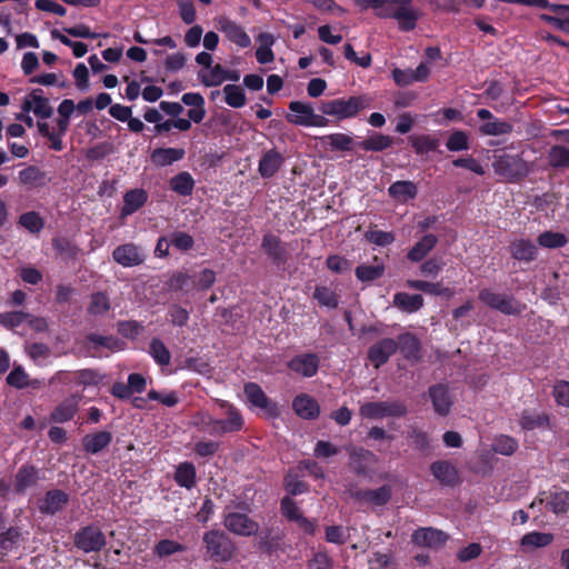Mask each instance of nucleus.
<instances>
[{
	"instance_id": "obj_40",
	"label": "nucleus",
	"mask_w": 569,
	"mask_h": 569,
	"mask_svg": "<svg viewBox=\"0 0 569 569\" xmlns=\"http://www.w3.org/2000/svg\"><path fill=\"white\" fill-rule=\"evenodd\" d=\"M24 350L30 359L39 367L46 366L52 353L49 346L41 342L28 343Z\"/></svg>"
},
{
	"instance_id": "obj_9",
	"label": "nucleus",
	"mask_w": 569,
	"mask_h": 569,
	"mask_svg": "<svg viewBox=\"0 0 569 569\" xmlns=\"http://www.w3.org/2000/svg\"><path fill=\"white\" fill-rule=\"evenodd\" d=\"M73 542L84 553L98 552L107 545L104 533L96 526H87L78 530L74 533Z\"/></svg>"
},
{
	"instance_id": "obj_43",
	"label": "nucleus",
	"mask_w": 569,
	"mask_h": 569,
	"mask_svg": "<svg viewBox=\"0 0 569 569\" xmlns=\"http://www.w3.org/2000/svg\"><path fill=\"white\" fill-rule=\"evenodd\" d=\"M261 46L256 51L257 61L261 64H267L273 61L274 54L271 50V46L274 42L272 34L270 33H260L258 37Z\"/></svg>"
},
{
	"instance_id": "obj_53",
	"label": "nucleus",
	"mask_w": 569,
	"mask_h": 569,
	"mask_svg": "<svg viewBox=\"0 0 569 569\" xmlns=\"http://www.w3.org/2000/svg\"><path fill=\"white\" fill-rule=\"evenodd\" d=\"M110 309V300L103 292H96L91 296L88 312L92 316H102Z\"/></svg>"
},
{
	"instance_id": "obj_25",
	"label": "nucleus",
	"mask_w": 569,
	"mask_h": 569,
	"mask_svg": "<svg viewBox=\"0 0 569 569\" xmlns=\"http://www.w3.org/2000/svg\"><path fill=\"white\" fill-rule=\"evenodd\" d=\"M292 407L295 412L302 419H316L320 413V408L316 399L302 393L293 399Z\"/></svg>"
},
{
	"instance_id": "obj_2",
	"label": "nucleus",
	"mask_w": 569,
	"mask_h": 569,
	"mask_svg": "<svg viewBox=\"0 0 569 569\" xmlns=\"http://www.w3.org/2000/svg\"><path fill=\"white\" fill-rule=\"evenodd\" d=\"M370 106L367 96H350L349 98H337L321 101L318 109L323 116L332 117L336 121H342L357 117L360 111Z\"/></svg>"
},
{
	"instance_id": "obj_24",
	"label": "nucleus",
	"mask_w": 569,
	"mask_h": 569,
	"mask_svg": "<svg viewBox=\"0 0 569 569\" xmlns=\"http://www.w3.org/2000/svg\"><path fill=\"white\" fill-rule=\"evenodd\" d=\"M351 497L360 502H369L376 506L386 505L391 498V487L382 486L375 490H357L351 492Z\"/></svg>"
},
{
	"instance_id": "obj_12",
	"label": "nucleus",
	"mask_w": 569,
	"mask_h": 569,
	"mask_svg": "<svg viewBox=\"0 0 569 569\" xmlns=\"http://www.w3.org/2000/svg\"><path fill=\"white\" fill-rule=\"evenodd\" d=\"M430 472L440 485L446 487H455L460 481L457 467L449 460L432 462L430 465Z\"/></svg>"
},
{
	"instance_id": "obj_3",
	"label": "nucleus",
	"mask_w": 569,
	"mask_h": 569,
	"mask_svg": "<svg viewBox=\"0 0 569 569\" xmlns=\"http://www.w3.org/2000/svg\"><path fill=\"white\" fill-rule=\"evenodd\" d=\"M492 169L505 182L518 183L529 173L528 162L520 154L507 152L493 156Z\"/></svg>"
},
{
	"instance_id": "obj_42",
	"label": "nucleus",
	"mask_w": 569,
	"mask_h": 569,
	"mask_svg": "<svg viewBox=\"0 0 569 569\" xmlns=\"http://www.w3.org/2000/svg\"><path fill=\"white\" fill-rule=\"evenodd\" d=\"M406 284L411 289L420 290L429 295H443L447 297L453 296V291L451 289L445 288L440 283H432L423 280H407Z\"/></svg>"
},
{
	"instance_id": "obj_10",
	"label": "nucleus",
	"mask_w": 569,
	"mask_h": 569,
	"mask_svg": "<svg viewBox=\"0 0 569 569\" xmlns=\"http://www.w3.org/2000/svg\"><path fill=\"white\" fill-rule=\"evenodd\" d=\"M431 69L427 62H420L416 69L395 68L391 71L392 79L398 87H409L416 82H427L430 78Z\"/></svg>"
},
{
	"instance_id": "obj_4",
	"label": "nucleus",
	"mask_w": 569,
	"mask_h": 569,
	"mask_svg": "<svg viewBox=\"0 0 569 569\" xmlns=\"http://www.w3.org/2000/svg\"><path fill=\"white\" fill-rule=\"evenodd\" d=\"M202 543L206 555L216 562H227L234 553V545L222 530H209L203 533Z\"/></svg>"
},
{
	"instance_id": "obj_56",
	"label": "nucleus",
	"mask_w": 569,
	"mask_h": 569,
	"mask_svg": "<svg viewBox=\"0 0 569 569\" xmlns=\"http://www.w3.org/2000/svg\"><path fill=\"white\" fill-rule=\"evenodd\" d=\"M331 150L350 151L352 150L353 139L346 133H330L325 137Z\"/></svg>"
},
{
	"instance_id": "obj_64",
	"label": "nucleus",
	"mask_w": 569,
	"mask_h": 569,
	"mask_svg": "<svg viewBox=\"0 0 569 569\" xmlns=\"http://www.w3.org/2000/svg\"><path fill=\"white\" fill-rule=\"evenodd\" d=\"M307 569H333V559L326 551L319 550L308 560Z\"/></svg>"
},
{
	"instance_id": "obj_48",
	"label": "nucleus",
	"mask_w": 569,
	"mask_h": 569,
	"mask_svg": "<svg viewBox=\"0 0 569 569\" xmlns=\"http://www.w3.org/2000/svg\"><path fill=\"white\" fill-rule=\"evenodd\" d=\"M520 426L526 430L546 428L549 426V418L546 415L526 410L521 413Z\"/></svg>"
},
{
	"instance_id": "obj_54",
	"label": "nucleus",
	"mask_w": 569,
	"mask_h": 569,
	"mask_svg": "<svg viewBox=\"0 0 569 569\" xmlns=\"http://www.w3.org/2000/svg\"><path fill=\"white\" fill-rule=\"evenodd\" d=\"M549 508L555 513H565L569 510V491L558 490L550 493Z\"/></svg>"
},
{
	"instance_id": "obj_57",
	"label": "nucleus",
	"mask_w": 569,
	"mask_h": 569,
	"mask_svg": "<svg viewBox=\"0 0 569 569\" xmlns=\"http://www.w3.org/2000/svg\"><path fill=\"white\" fill-rule=\"evenodd\" d=\"M51 37L56 40H59L64 46L72 48V52L76 58H82L88 52V46L86 43L80 41H72L57 29L51 30Z\"/></svg>"
},
{
	"instance_id": "obj_18",
	"label": "nucleus",
	"mask_w": 569,
	"mask_h": 569,
	"mask_svg": "<svg viewBox=\"0 0 569 569\" xmlns=\"http://www.w3.org/2000/svg\"><path fill=\"white\" fill-rule=\"evenodd\" d=\"M69 501V496L59 489L49 490L46 496L39 500L38 508L41 513L54 515L62 510Z\"/></svg>"
},
{
	"instance_id": "obj_1",
	"label": "nucleus",
	"mask_w": 569,
	"mask_h": 569,
	"mask_svg": "<svg viewBox=\"0 0 569 569\" xmlns=\"http://www.w3.org/2000/svg\"><path fill=\"white\" fill-rule=\"evenodd\" d=\"M376 14L380 18H393L403 32L412 31L419 19V13L410 8L412 0H371Z\"/></svg>"
},
{
	"instance_id": "obj_28",
	"label": "nucleus",
	"mask_w": 569,
	"mask_h": 569,
	"mask_svg": "<svg viewBox=\"0 0 569 569\" xmlns=\"http://www.w3.org/2000/svg\"><path fill=\"white\" fill-rule=\"evenodd\" d=\"M393 144V138L381 132H372L365 140L357 143L365 151L382 152Z\"/></svg>"
},
{
	"instance_id": "obj_38",
	"label": "nucleus",
	"mask_w": 569,
	"mask_h": 569,
	"mask_svg": "<svg viewBox=\"0 0 569 569\" xmlns=\"http://www.w3.org/2000/svg\"><path fill=\"white\" fill-rule=\"evenodd\" d=\"M512 131L513 126L510 122L496 117L479 127V132L483 136H503L510 134Z\"/></svg>"
},
{
	"instance_id": "obj_23",
	"label": "nucleus",
	"mask_w": 569,
	"mask_h": 569,
	"mask_svg": "<svg viewBox=\"0 0 569 569\" xmlns=\"http://www.w3.org/2000/svg\"><path fill=\"white\" fill-rule=\"evenodd\" d=\"M78 397L72 396L61 401L51 411L49 420L54 423H63L70 421L78 411Z\"/></svg>"
},
{
	"instance_id": "obj_36",
	"label": "nucleus",
	"mask_w": 569,
	"mask_h": 569,
	"mask_svg": "<svg viewBox=\"0 0 569 569\" xmlns=\"http://www.w3.org/2000/svg\"><path fill=\"white\" fill-rule=\"evenodd\" d=\"M87 347L93 351H99L102 348L118 350L121 347V341L112 336L90 333L87 336Z\"/></svg>"
},
{
	"instance_id": "obj_62",
	"label": "nucleus",
	"mask_w": 569,
	"mask_h": 569,
	"mask_svg": "<svg viewBox=\"0 0 569 569\" xmlns=\"http://www.w3.org/2000/svg\"><path fill=\"white\" fill-rule=\"evenodd\" d=\"M112 256L123 267L137 266L143 261V257L139 251H112Z\"/></svg>"
},
{
	"instance_id": "obj_44",
	"label": "nucleus",
	"mask_w": 569,
	"mask_h": 569,
	"mask_svg": "<svg viewBox=\"0 0 569 569\" xmlns=\"http://www.w3.org/2000/svg\"><path fill=\"white\" fill-rule=\"evenodd\" d=\"M223 94L224 102L231 108H242L247 102L244 90L238 84H226Z\"/></svg>"
},
{
	"instance_id": "obj_37",
	"label": "nucleus",
	"mask_w": 569,
	"mask_h": 569,
	"mask_svg": "<svg viewBox=\"0 0 569 569\" xmlns=\"http://www.w3.org/2000/svg\"><path fill=\"white\" fill-rule=\"evenodd\" d=\"M409 142L417 154L436 151L440 143L438 138L430 134L410 136Z\"/></svg>"
},
{
	"instance_id": "obj_59",
	"label": "nucleus",
	"mask_w": 569,
	"mask_h": 569,
	"mask_svg": "<svg viewBox=\"0 0 569 569\" xmlns=\"http://www.w3.org/2000/svg\"><path fill=\"white\" fill-rule=\"evenodd\" d=\"M313 298L322 307L333 309L338 306V296L335 293V291L325 286H319L316 288Z\"/></svg>"
},
{
	"instance_id": "obj_30",
	"label": "nucleus",
	"mask_w": 569,
	"mask_h": 569,
	"mask_svg": "<svg viewBox=\"0 0 569 569\" xmlns=\"http://www.w3.org/2000/svg\"><path fill=\"white\" fill-rule=\"evenodd\" d=\"M172 246L176 249H191L193 246V238L183 231H174L169 237L162 236L158 239L154 249H169Z\"/></svg>"
},
{
	"instance_id": "obj_55",
	"label": "nucleus",
	"mask_w": 569,
	"mask_h": 569,
	"mask_svg": "<svg viewBox=\"0 0 569 569\" xmlns=\"http://www.w3.org/2000/svg\"><path fill=\"white\" fill-rule=\"evenodd\" d=\"M186 550V546L174 540H160L153 548V553L159 558H166L177 552Z\"/></svg>"
},
{
	"instance_id": "obj_17",
	"label": "nucleus",
	"mask_w": 569,
	"mask_h": 569,
	"mask_svg": "<svg viewBox=\"0 0 569 569\" xmlns=\"http://www.w3.org/2000/svg\"><path fill=\"white\" fill-rule=\"evenodd\" d=\"M148 192L142 188L128 190L123 194V204L120 210V218H127L140 210L148 201Z\"/></svg>"
},
{
	"instance_id": "obj_26",
	"label": "nucleus",
	"mask_w": 569,
	"mask_h": 569,
	"mask_svg": "<svg viewBox=\"0 0 569 569\" xmlns=\"http://www.w3.org/2000/svg\"><path fill=\"white\" fill-rule=\"evenodd\" d=\"M112 441V433L109 431H98L83 437L82 446L86 452L97 455L107 448Z\"/></svg>"
},
{
	"instance_id": "obj_35",
	"label": "nucleus",
	"mask_w": 569,
	"mask_h": 569,
	"mask_svg": "<svg viewBox=\"0 0 569 569\" xmlns=\"http://www.w3.org/2000/svg\"><path fill=\"white\" fill-rule=\"evenodd\" d=\"M169 183L170 189L182 197L190 196L194 188V180L187 171H182L173 176Z\"/></svg>"
},
{
	"instance_id": "obj_6",
	"label": "nucleus",
	"mask_w": 569,
	"mask_h": 569,
	"mask_svg": "<svg viewBox=\"0 0 569 569\" xmlns=\"http://www.w3.org/2000/svg\"><path fill=\"white\" fill-rule=\"evenodd\" d=\"M407 407L398 400L372 401L360 406L359 415L366 419L400 418L407 415Z\"/></svg>"
},
{
	"instance_id": "obj_14",
	"label": "nucleus",
	"mask_w": 569,
	"mask_h": 569,
	"mask_svg": "<svg viewBox=\"0 0 569 569\" xmlns=\"http://www.w3.org/2000/svg\"><path fill=\"white\" fill-rule=\"evenodd\" d=\"M397 349V341L391 338H386L369 348L368 358L376 368H379L389 360Z\"/></svg>"
},
{
	"instance_id": "obj_8",
	"label": "nucleus",
	"mask_w": 569,
	"mask_h": 569,
	"mask_svg": "<svg viewBox=\"0 0 569 569\" xmlns=\"http://www.w3.org/2000/svg\"><path fill=\"white\" fill-rule=\"evenodd\" d=\"M224 528L241 537H251L258 533L259 525L257 521L251 519L248 515L229 510L226 508L222 519Z\"/></svg>"
},
{
	"instance_id": "obj_60",
	"label": "nucleus",
	"mask_w": 569,
	"mask_h": 569,
	"mask_svg": "<svg viewBox=\"0 0 569 569\" xmlns=\"http://www.w3.org/2000/svg\"><path fill=\"white\" fill-rule=\"evenodd\" d=\"M365 238L372 244L378 247L390 246L395 241V234L392 232L382 231L370 228L366 233Z\"/></svg>"
},
{
	"instance_id": "obj_49",
	"label": "nucleus",
	"mask_w": 569,
	"mask_h": 569,
	"mask_svg": "<svg viewBox=\"0 0 569 569\" xmlns=\"http://www.w3.org/2000/svg\"><path fill=\"white\" fill-rule=\"evenodd\" d=\"M149 353L153 358V360L160 366H168L171 361V353L164 343L158 339L153 338L149 345Z\"/></svg>"
},
{
	"instance_id": "obj_29",
	"label": "nucleus",
	"mask_w": 569,
	"mask_h": 569,
	"mask_svg": "<svg viewBox=\"0 0 569 569\" xmlns=\"http://www.w3.org/2000/svg\"><path fill=\"white\" fill-rule=\"evenodd\" d=\"M184 154L181 148H156L151 152V161L158 167H167L183 159Z\"/></svg>"
},
{
	"instance_id": "obj_5",
	"label": "nucleus",
	"mask_w": 569,
	"mask_h": 569,
	"mask_svg": "<svg viewBox=\"0 0 569 569\" xmlns=\"http://www.w3.org/2000/svg\"><path fill=\"white\" fill-rule=\"evenodd\" d=\"M291 113L286 116L289 123L302 127L323 128L329 124V119L322 114L315 113L310 103L302 101H291L288 106Z\"/></svg>"
},
{
	"instance_id": "obj_27",
	"label": "nucleus",
	"mask_w": 569,
	"mask_h": 569,
	"mask_svg": "<svg viewBox=\"0 0 569 569\" xmlns=\"http://www.w3.org/2000/svg\"><path fill=\"white\" fill-rule=\"evenodd\" d=\"M349 467L358 475H365L368 471L370 463L375 460V455L362 448H351L349 450Z\"/></svg>"
},
{
	"instance_id": "obj_20",
	"label": "nucleus",
	"mask_w": 569,
	"mask_h": 569,
	"mask_svg": "<svg viewBox=\"0 0 569 569\" xmlns=\"http://www.w3.org/2000/svg\"><path fill=\"white\" fill-rule=\"evenodd\" d=\"M428 392L435 411L440 416H447L452 406V398L448 388L443 385H436L430 387Z\"/></svg>"
},
{
	"instance_id": "obj_50",
	"label": "nucleus",
	"mask_w": 569,
	"mask_h": 569,
	"mask_svg": "<svg viewBox=\"0 0 569 569\" xmlns=\"http://www.w3.org/2000/svg\"><path fill=\"white\" fill-rule=\"evenodd\" d=\"M553 541V536L548 532H529L521 538V546L523 548H541L550 545Z\"/></svg>"
},
{
	"instance_id": "obj_51",
	"label": "nucleus",
	"mask_w": 569,
	"mask_h": 569,
	"mask_svg": "<svg viewBox=\"0 0 569 569\" xmlns=\"http://www.w3.org/2000/svg\"><path fill=\"white\" fill-rule=\"evenodd\" d=\"M567 242L568 239L562 232L545 231L538 237V243L547 249L562 248Z\"/></svg>"
},
{
	"instance_id": "obj_58",
	"label": "nucleus",
	"mask_w": 569,
	"mask_h": 569,
	"mask_svg": "<svg viewBox=\"0 0 569 569\" xmlns=\"http://www.w3.org/2000/svg\"><path fill=\"white\" fill-rule=\"evenodd\" d=\"M446 147L449 151L458 152L469 149V137L462 130H455L448 138Z\"/></svg>"
},
{
	"instance_id": "obj_52",
	"label": "nucleus",
	"mask_w": 569,
	"mask_h": 569,
	"mask_svg": "<svg viewBox=\"0 0 569 569\" xmlns=\"http://www.w3.org/2000/svg\"><path fill=\"white\" fill-rule=\"evenodd\" d=\"M518 447V441L506 435H500L492 443V450L502 456H511L517 451Z\"/></svg>"
},
{
	"instance_id": "obj_31",
	"label": "nucleus",
	"mask_w": 569,
	"mask_h": 569,
	"mask_svg": "<svg viewBox=\"0 0 569 569\" xmlns=\"http://www.w3.org/2000/svg\"><path fill=\"white\" fill-rule=\"evenodd\" d=\"M393 306L399 310L413 313L423 307V297L421 295H409L406 292H397L393 296Z\"/></svg>"
},
{
	"instance_id": "obj_32",
	"label": "nucleus",
	"mask_w": 569,
	"mask_h": 569,
	"mask_svg": "<svg viewBox=\"0 0 569 569\" xmlns=\"http://www.w3.org/2000/svg\"><path fill=\"white\" fill-rule=\"evenodd\" d=\"M174 481L186 489H191L197 482V472L193 463L184 461L177 466Z\"/></svg>"
},
{
	"instance_id": "obj_47",
	"label": "nucleus",
	"mask_w": 569,
	"mask_h": 569,
	"mask_svg": "<svg viewBox=\"0 0 569 569\" xmlns=\"http://www.w3.org/2000/svg\"><path fill=\"white\" fill-rule=\"evenodd\" d=\"M224 74L226 69L221 64L217 63L213 67H210L208 73L200 71L198 77L206 87H218L226 81Z\"/></svg>"
},
{
	"instance_id": "obj_45",
	"label": "nucleus",
	"mask_w": 569,
	"mask_h": 569,
	"mask_svg": "<svg viewBox=\"0 0 569 569\" xmlns=\"http://www.w3.org/2000/svg\"><path fill=\"white\" fill-rule=\"evenodd\" d=\"M46 172L40 170L37 166H28L19 172V181L23 186L39 187L43 184Z\"/></svg>"
},
{
	"instance_id": "obj_13",
	"label": "nucleus",
	"mask_w": 569,
	"mask_h": 569,
	"mask_svg": "<svg viewBox=\"0 0 569 569\" xmlns=\"http://www.w3.org/2000/svg\"><path fill=\"white\" fill-rule=\"evenodd\" d=\"M219 406L224 410L226 419H218L219 435L237 432L243 427V418L240 412L227 401H219Z\"/></svg>"
},
{
	"instance_id": "obj_41",
	"label": "nucleus",
	"mask_w": 569,
	"mask_h": 569,
	"mask_svg": "<svg viewBox=\"0 0 569 569\" xmlns=\"http://www.w3.org/2000/svg\"><path fill=\"white\" fill-rule=\"evenodd\" d=\"M191 425L203 432L219 435L218 419H214L208 411H198L191 418Z\"/></svg>"
},
{
	"instance_id": "obj_21",
	"label": "nucleus",
	"mask_w": 569,
	"mask_h": 569,
	"mask_svg": "<svg viewBox=\"0 0 569 569\" xmlns=\"http://www.w3.org/2000/svg\"><path fill=\"white\" fill-rule=\"evenodd\" d=\"M289 368L303 377H312L319 368V358L315 353H303L289 362Z\"/></svg>"
},
{
	"instance_id": "obj_33",
	"label": "nucleus",
	"mask_w": 569,
	"mask_h": 569,
	"mask_svg": "<svg viewBox=\"0 0 569 569\" xmlns=\"http://www.w3.org/2000/svg\"><path fill=\"white\" fill-rule=\"evenodd\" d=\"M39 480V471L32 466H23L16 475V489L23 492L37 485Z\"/></svg>"
},
{
	"instance_id": "obj_15",
	"label": "nucleus",
	"mask_w": 569,
	"mask_h": 569,
	"mask_svg": "<svg viewBox=\"0 0 569 569\" xmlns=\"http://www.w3.org/2000/svg\"><path fill=\"white\" fill-rule=\"evenodd\" d=\"M219 30L224 33L226 38L240 48H248L251 39L246 30L236 21L223 18L219 21Z\"/></svg>"
},
{
	"instance_id": "obj_19",
	"label": "nucleus",
	"mask_w": 569,
	"mask_h": 569,
	"mask_svg": "<svg viewBox=\"0 0 569 569\" xmlns=\"http://www.w3.org/2000/svg\"><path fill=\"white\" fill-rule=\"evenodd\" d=\"M388 194L400 203H408L418 194V187L410 180H398L392 182L388 188Z\"/></svg>"
},
{
	"instance_id": "obj_61",
	"label": "nucleus",
	"mask_w": 569,
	"mask_h": 569,
	"mask_svg": "<svg viewBox=\"0 0 569 569\" xmlns=\"http://www.w3.org/2000/svg\"><path fill=\"white\" fill-rule=\"evenodd\" d=\"M9 386L17 389L28 388L29 375L24 371L22 366H14L10 373L7 376Z\"/></svg>"
},
{
	"instance_id": "obj_39",
	"label": "nucleus",
	"mask_w": 569,
	"mask_h": 569,
	"mask_svg": "<svg viewBox=\"0 0 569 569\" xmlns=\"http://www.w3.org/2000/svg\"><path fill=\"white\" fill-rule=\"evenodd\" d=\"M548 164L553 169L569 168V149L561 144H555L548 150Z\"/></svg>"
},
{
	"instance_id": "obj_22",
	"label": "nucleus",
	"mask_w": 569,
	"mask_h": 569,
	"mask_svg": "<svg viewBox=\"0 0 569 569\" xmlns=\"http://www.w3.org/2000/svg\"><path fill=\"white\" fill-rule=\"evenodd\" d=\"M283 163V157L276 149L263 153L259 160L258 171L264 179L272 178Z\"/></svg>"
},
{
	"instance_id": "obj_63",
	"label": "nucleus",
	"mask_w": 569,
	"mask_h": 569,
	"mask_svg": "<svg viewBox=\"0 0 569 569\" xmlns=\"http://www.w3.org/2000/svg\"><path fill=\"white\" fill-rule=\"evenodd\" d=\"M29 317V313L22 311L3 312L0 313V325L8 329H13L24 322Z\"/></svg>"
},
{
	"instance_id": "obj_46",
	"label": "nucleus",
	"mask_w": 569,
	"mask_h": 569,
	"mask_svg": "<svg viewBox=\"0 0 569 569\" xmlns=\"http://www.w3.org/2000/svg\"><path fill=\"white\" fill-rule=\"evenodd\" d=\"M18 224L30 233H39L44 227V220L38 212L28 211L19 217Z\"/></svg>"
},
{
	"instance_id": "obj_7",
	"label": "nucleus",
	"mask_w": 569,
	"mask_h": 569,
	"mask_svg": "<svg viewBox=\"0 0 569 569\" xmlns=\"http://www.w3.org/2000/svg\"><path fill=\"white\" fill-rule=\"evenodd\" d=\"M479 300L488 307L508 316L519 315L525 310V305L518 302L513 297L498 293L490 289H482L478 296Z\"/></svg>"
},
{
	"instance_id": "obj_34",
	"label": "nucleus",
	"mask_w": 569,
	"mask_h": 569,
	"mask_svg": "<svg viewBox=\"0 0 569 569\" xmlns=\"http://www.w3.org/2000/svg\"><path fill=\"white\" fill-rule=\"evenodd\" d=\"M385 272V264L379 258L375 257L373 262L358 266L356 269L357 278L362 281H372L380 278Z\"/></svg>"
},
{
	"instance_id": "obj_16",
	"label": "nucleus",
	"mask_w": 569,
	"mask_h": 569,
	"mask_svg": "<svg viewBox=\"0 0 569 569\" xmlns=\"http://www.w3.org/2000/svg\"><path fill=\"white\" fill-rule=\"evenodd\" d=\"M412 542L419 547L439 548L448 539V536L435 528H420L411 536Z\"/></svg>"
},
{
	"instance_id": "obj_11",
	"label": "nucleus",
	"mask_w": 569,
	"mask_h": 569,
	"mask_svg": "<svg viewBox=\"0 0 569 569\" xmlns=\"http://www.w3.org/2000/svg\"><path fill=\"white\" fill-rule=\"evenodd\" d=\"M244 395L251 406L264 410L270 417H277L278 407L272 402L258 383L249 382L244 386Z\"/></svg>"
}]
</instances>
